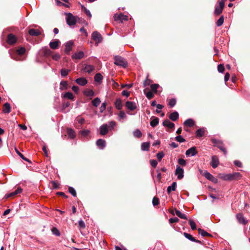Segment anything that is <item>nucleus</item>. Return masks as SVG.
<instances>
[{
    "label": "nucleus",
    "mask_w": 250,
    "mask_h": 250,
    "mask_svg": "<svg viewBox=\"0 0 250 250\" xmlns=\"http://www.w3.org/2000/svg\"><path fill=\"white\" fill-rule=\"evenodd\" d=\"M220 177L226 181L237 180L241 178V175L239 172H234L229 174H220Z\"/></svg>",
    "instance_id": "1"
},
{
    "label": "nucleus",
    "mask_w": 250,
    "mask_h": 250,
    "mask_svg": "<svg viewBox=\"0 0 250 250\" xmlns=\"http://www.w3.org/2000/svg\"><path fill=\"white\" fill-rule=\"evenodd\" d=\"M211 142L213 144L214 146H216L219 148L221 151L223 152L225 155L227 154V151L225 147L224 144L222 141L212 138L211 139Z\"/></svg>",
    "instance_id": "2"
},
{
    "label": "nucleus",
    "mask_w": 250,
    "mask_h": 250,
    "mask_svg": "<svg viewBox=\"0 0 250 250\" xmlns=\"http://www.w3.org/2000/svg\"><path fill=\"white\" fill-rule=\"evenodd\" d=\"M114 64L117 65L122 66L124 68H126L127 66V63L125 61L124 58L123 57L117 56L114 58Z\"/></svg>",
    "instance_id": "3"
},
{
    "label": "nucleus",
    "mask_w": 250,
    "mask_h": 250,
    "mask_svg": "<svg viewBox=\"0 0 250 250\" xmlns=\"http://www.w3.org/2000/svg\"><path fill=\"white\" fill-rule=\"evenodd\" d=\"M76 17L73 16L70 13L67 14V17L66 18L67 23L69 26L75 25L76 23Z\"/></svg>",
    "instance_id": "4"
},
{
    "label": "nucleus",
    "mask_w": 250,
    "mask_h": 250,
    "mask_svg": "<svg viewBox=\"0 0 250 250\" xmlns=\"http://www.w3.org/2000/svg\"><path fill=\"white\" fill-rule=\"evenodd\" d=\"M169 212L172 214L174 215L175 213L178 216L179 218L184 219H188L186 214L181 213L179 210H177L176 208H169Z\"/></svg>",
    "instance_id": "5"
},
{
    "label": "nucleus",
    "mask_w": 250,
    "mask_h": 250,
    "mask_svg": "<svg viewBox=\"0 0 250 250\" xmlns=\"http://www.w3.org/2000/svg\"><path fill=\"white\" fill-rule=\"evenodd\" d=\"M92 39L96 42V43L101 42L103 40L102 35L97 31H94L92 34Z\"/></svg>",
    "instance_id": "6"
},
{
    "label": "nucleus",
    "mask_w": 250,
    "mask_h": 250,
    "mask_svg": "<svg viewBox=\"0 0 250 250\" xmlns=\"http://www.w3.org/2000/svg\"><path fill=\"white\" fill-rule=\"evenodd\" d=\"M211 189L209 195L213 199H219L223 197L222 194L217 192L216 188H211Z\"/></svg>",
    "instance_id": "7"
},
{
    "label": "nucleus",
    "mask_w": 250,
    "mask_h": 250,
    "mask_svg": "<svg viewBox=\"0 0 250 250\" xmlns=\"http://www.w3.org/2000/svg\"><path fill=\"white\" fill-rule=\"evenodd\" d=\"M225 4L223 2H219L218 5H216L215 10H214V14L216 16H219L220 15L223 10L224 8Z\"/></svg>",
    "instance_id": "8"
},
{
    "label": "nucleus",
    "mask_w": 250,
    "mask_h": 250,
    "mask_svg": "<svg viewBox=\"0 0 250 250\" xmlns=\"http://www.w3.org/2000/svg\"><path fill=\"white\" fill-rule=\"evenodd\" d=\"M22 192V188H17L14 192L6 194L4 196V198L7 199L10 197H13L16 195L20 194Z\"/></svg>",
    "instance_id": "9"
},
{
    "label": "nucleus",
    "mask_w": 250,
    "mask_h": 250,
    "mask_svg": "<svg viewBox=\"0 0 250 250\" xmlns=\"http://www.w3.org/2000/svg\"><path fill=\"white\" fill-rule=\"evenodd\" d=\"M198 151H197L196 147L195 146L191 147V148L188 149L186 152V155L187 156L191 155L192 156H194L197 154Z\"/></svg>",
    "instance_id": "10"
},
{
    "label": "nucleus",
    "mask_w": 250,
    "mask_h": 250,
    "mask_svg": "<svg viewBox=\"0 0 250 250\" xmlns=\"http://www.w3.org/2000/svg\"><path fill=\"white\" fill-rule=\"evenodd\" d=\"M17 42L16 36L13 34H9L7 36V42L9 44H13Z\"/></svg>",
    "instance_id": "11"
},
{
    "label": "nucleus",
    "mask_w": 250,
    "mask_h": 250,
    "mask_svg": "<svg viewBox=\"0 0 250 250\" xmlns=\"http://www.w3.org/2000/svg\"><path fill=\"white\" fill-rule=\"evenodd\" d=\"M74 45V42L72 41H68L65 43V52L67 54H69L70 51L72 50V47Z\"/></svg>",
    "instance_id": "12"
},
{
    "label": "nucleus",
    "mask_w": 250,
    "mask_h": 250,
    "mask_svg": "<svg viewBox=\"0 0 250 250\" xmlns=\"http://www.w3.org/2000/svg\"><path fill=\"white\" fill-rule=\"evenodd\" d=\"M184 169L180 167H177L175 170V175L177 176L178 179H181L183 176Z\"/></svg>",
    "instance_id": "13"
},
{
    "label": "nucleus",
    "mask_w": 250,
    "mask_h": 250,
    "mask_svg": "<svg viewBox=\"0 0 250 250\" xmlns=\"http://www.w3.org/2000/svg\"><path fill=\"white\" fill-rule=\"evenodd\" d=\"M125 106L127 109L133 111L137 108L136 104L133 102L127 101L125 103Z\"/></svg>",
    "instance_id": "14"
},
{
    "label": "nucleus",
    "mask_w": 250,
    "mask_h": 250,
    "mask_svg": "<svg viewBox=\"0 0 250 250\" xmlns=\"http://www.w3.org/2000/svg\"><path fill=\"white\" fill-rule=\"evenodd\" d=\"M236 218L239 223L246 225L248 221L244 217L242 213H238L236 215Z\"/></svg>",
    "instance_id": "15"
},
{
    "label": "nucleus",
    "mask_w": 250,
    "mask_h": 250,
    "mask_svg": "<svg viewBox=\"0 0 250 250\" xmlns=\"http://www.w3.org/2000/svg\"><path fill=\"white\" fill-rule=\"evenodd\" d=\"M183 235L186 238L192 242H195L200 244H202V242L201 241L196 239L190 234H188L187 232H184Z\"/></svg>",
    "instance_id": "16"
},
{
    "label": "nucleus",
    "mask_w": 250,
    "mask_h": 250,
    "mask_svg": "<svg viewBox=\"0 0 250 250\" xmlns=\"http://www.w3.org/2000/svg\"><path fill=\"white\" fill-rule=\"evenodd\" d=\"M219 159L216 156H213L211 158L210 165L213 168H216L219 165Z\"/></svg>",
    "instance_id": "17"
},
{
    "label": "nucleus",
    "mask_w": 250,
    "mask_h": 250,
    "mask_svg": "<svg viewBox=\"0 0 250 250\" xmlns=\"http://www.w3.org/2000/svg\"><path fill=\"white\" fill-rule=\"evenodd\" d=\"M60 43L61 42L59 40H56L49 43V46L52 49H56L59 47Z\"/></svg>",
    "instance_id": "18"
},
{
    "label": "nucleus",
    "mask_w": 250,
    "mask_h": 250,
    "mask_svg": "<svg viewBox=\"0 0 250 250\" xmlns=\"http://www.w3.org/2000/svg\"><path fill=\"white\" fill-rule=\"evenodd\" d=\"M163 125L164 126L167 127L170 129H173L175 127V125L173 123L170 122L167 119L163 121Z\"/></svg>",
    "instance_id": "19"
},
{
    "label": "nucleus",
    "mask_w": 250,
    "mask_h": 250,
    "mask_svg": "<svg viewBox=\"0 0 250 250\" xmlns=\"http://www.w3.org/2000/svg\"><path fill=\"white\" fill-rule=\"evenodd\" d=\"M127 19L128 16L122 14H120L117 16H115V20L116 21H120L121 22H123L124 21H127Z\"/></svg>",
    "instance_id": "20"
},
{
    "label": "nucleus",
    "mask_w": 250,
    "mask_h": 250,
    "mask_svg": "<svg viewBox=\"0 0 250 250\" xmlns=\"http://www.w3.org/2000/svg\"><path fill=\"white\" fill-rule=\"evenodd\" d=\"M205 177L212 181V182L216 183L217 181V179L215 178L213 175H212L210 173L208 172H206L204 173Z\"/></svg>",
    "instance_id": "21"
},
{
    "label": "nucleus",
    "mask_w": 250,
    "mask_h": 250,
    "mask_svg": "<svg viewBox=\"0 0 250 250\" xmlns=\"http://www.w3.org/2000/svg\"><path fill=\"white\" fill-rule=\"evenodd\" d=\"M159 119L158 118L152 116L151 118L150 125L152 127H154L159 124Z\"/></svg>",
    "instance_id": "22"
},
{
    "label": "nucleus",
    "mask_w": 250,
    "mask_h": 250,
    "mask_svg": "<svg viewBox=\"0 0 250 250\" xmlns=\"http://www.w3.org/2000/svg\"><path fill=\"white\" fill-rule=\"evenodd\" d=\"M108 132L107 128V125L106 124H104L100 127V134L102 135H106Z\"/></svg>",
    "instance_id": "23"
},
{
    "label": "nucleus",
    "mask_w": 250,
    "mask_h": 250,
    "mask_svg": "<svg viewBox=\"0 0 250 250\" xmlns=\"http://www.w3.org/2000/svg\"><path fill=\"white\" fill-rule=\"evenodd\" d=\"M75 81L78 84L82 86H84L87 83V80L83 77L78 78Z\"/></svg>",
    "instance_id": "24"
},
{
    "label": "nucleus",
    "mask_w": 250,
    "mask_h": 250,
    "mask_svg": "<svg viewBox=\"0 0 250 250\" xmlns=\"http://www.w3.org/2000/svg\"><path fill=\"white\" fill-rule=\"evenodd\" d=\"M84 57V53L83 51H79V52L76 53L72 56L73 59H78L80 60Z\"/></svg>",
    "instance_id": "25"
},
{
    "label": "nucleus",
    "mask_w": 250,
    "mask_h": 250,
    "mask_svg": "<svg viewBox=\"0 0 250 250\" xmlns=\"http://www.w3.org/2000/svg\"><path fill=\"white\" fill-rule=\"evenodd\" d=\"M168 117L172 121H176L179 118V114L177 111H174L171 113Z\"/></svg>",
    "instance_id": "26"
},
{
    "label": "nucleus",
    "mask_w": 250,
    "mask_h": 250,
    "mask_svg": "<svg viewBox=\"0 0 250 250\" xmlns=\"http://www.w3.org/2000/svg\"><path fill=\"white\" fill-rule=\"evenodd\" d=\"M28 33L32 36H38L41 34V32L39 30L35 29H30Z\"/></svg>",
    "instance_id": "27"
},
{
    "label": "nucleus",
    "mask_w": 250,
    "mask_h": 250,
    "mask_svg": "<svg viewBox=\"0 0 250 250\" xmlns=\"http://www.w3.org/2000/svg\"><path fill=\"white\" fill-rule=\"evenodd\" d=\"M96 145L100 148L103 149L105 146V141L102 139H99L97 141Z\"/></svg>",
    "instance_id": "28"
},
{
    "label": "nucleus",
    "mask_w": 250,
    "mask_h": 250,
    "mask_svg": "<svg viewBox=\"0 0 250 250\" xmlns=\"http://www.w3.org/2000/svg\"><path fill=\"white\" fill-rule=\"evenodd\" d=\"M184 125L186 126L192 127L195 125V123L192 119H188L184 122Z\"/></svg>",
    "instance_id": "29"
},
{
    "label": "nucleus",
    "mask_w": 250,
    "mask_h": 250,
    "mask_svg": "<svg viewBox=\"0 0 250 250\" xmlns=\"http://www.w3.org/2000/svg\"><path fill=\"white\" fill-rule=\"evenodd\" d=\"M198 233L201 234L203 237H212V235L210 233H208L205 230L199 228L198 229Z\"/></svg>",
    "instance_id": "30"
},
{
    "label": "nucleus",
    "mask_w": 250,
    "mask_h": 250,
    "mask_svg": "<svg viewBox=\"0 0 250 250\" xmlns=\"http://www.w3.org/2000/svg\"><path fill=\"white\" fill-rule=\"evenodd\" d=\"M11 111V106L9 103H6L3 106V112L5 113H9Z\"/></svg>",
    "instance_id": "31"
},
{
    "label": "nucleus",
    "mask_w": 250,
    "mask_h": 250,
    "mask_svg": "<svg viewBox=\"0 0 250 250\" xmlns=\"http://www.w3.org/2000/svg\"><path fill=\"white\" fill-rule=\"evenodd\" d=\"M94 69V67L91 65H85L84 67L83 68L84 71L87 72L88 73H91Z\"/></svg>",
    "instance_id": "32"
},
{
    "label": "nucleus",
    "mask_w": 250,
    "mask_h": 250,
    "mask_svg": "<svg viewBox=\"0 0 250 250\" xmlns=\"http://www.w3.org/2000/svg\"><path fill=\"white\" fill-rule=\"evenodd\" d=\"M205 130L204 128L198 129L196 132V136L197 138L203 137L204 135Z\"/></svg>",
    "instance_id": "33"
},
{
    "label": "nucleus",
    "mask_w": 250,
    "mask_h": 250,
    "mask_svg": "<svg viewBox=\"0 0 250 250\" xmlns=\"http://www.w3.org/2000/svg\"><path fill=\"white\" fill-rule=\"evenodd\" d=\"M147 89V88L145 89L144 90V92L146 95V97L147 98V99L150 100L154 97V94L151 91L146 92Z\"/></svg>",
    "instance_id": "34"
},
{
    "label": "nucleus",
    "mask_w": 250,
    "mask_h": 250,
    "mask_svg": "<svg viewBox=\"0 0 250 250\" xmlns=\"http://www.w3.org/2000/svg\"><path fill=\"white\" fill-rule=\"evenodd\" d=\"M115 105L117 109L121 110L123 107L121 100L120 99H117L115 102Z\"/></svg>",
    "instance_id": "35"
},
{
    "label": "nucleus",
    "mask_w": 250,
    "mask_h": 250,
    "mask_svg": "<svg viewBox=\"0 0 250 250\" xmlns=\"http://www.w3.org/2000/svg\"><path fill=\"white\" fill-rule=\"evenodd\" d=\"M67 134L69 138L71 139H74L75 138L76 134L75 131L71 129V128H68L67 129Z\"/></svg>",
    "instance_id": "36"
},
{
    "label": "nucleus",
    "mask_w": 250,
    "mask_h": 250,
    "mask_svg": "<svg viewBox=\"0 0 250 250\" xmlns=\"http://www.w3.org/2000/svg\"><path fill=\"white\" fill-rule=\"evenodd\" d=\"M150 147L149 142H145L142 144L141 148L144 151H148Z\"/></svg>",
    "instance_id": "37"
},
{
    "label": "nucleus",
    "mask_w": 250,
    "mask_h": 250,
    "mask_svg": "<svg viewBox=\"0 0 250 250\" xmlns=\"http://www.w3.org/2000/svg\"><path fill=\"white\" fill-rule=\"evenodd\" d=\"M83 94L86 96L92 97L94 95V92L92 90L85 89Z\"/></svg>",
    "instance_id": "38"
},
{
    "label": "nucleus",
    "mask_w": 250,
    "mask_h": 250,
    "mask_svg": "<svg viewBox=\"0 0 250 250\" xmlns=\"http://www.w3.org/2000/svg\"><path fill=\"white\" fill-rule=\"evenodd\" d=\"M42 51H43V54L45 57L50 56L52 54V51L50 49H49L47 48H45L43 49Z\"/></svg>",
    "instance_id": "39"
},
{
    "label": "nucleus",
    "mask_w": 250,
    "mask_h": 250,
    "mask_svg": "<svg viewBox=\"0 0 250 250\" xmlns=\"http://www.w3.org/2000/svg\"><path fill=\"white\" fill-rule=\"evenodd\" d=\"M60 89L62 90H66L67 89L68 83L67 81H62L60 83Z\"/></svg>",
    "instance_id": "40"
},
{
    "label": "nucleus",
    "mask_w": 250,
    "mask_h": 250,
    "mask_svg": "<svg viewBox=\"0 0 250 250\" xmlns=\"http://www.w3.org/2000/svg\"><path fill=\"white\" fill-rule=\"evenodd\" d=\"M15 150L16 152L18 154V155L23 160H24L25 161L28 162L29 163H31V161L27 158H25L23 154H22L16 147H15Z\"/></svg>",
    "instance_id": "41"
},
{
    "label": "nucleus",
    "mask_w": 250,
    "mask_h": 250,
    "mask_svg": "<svg viewBox=\"0 0 250 250\" xmlns=\"http://www.w3.org/2000/svg\"><path fill=\"white\" fill-rule=\"evenodd\" d=\"M63 97H64L65 98H67V99L71 100H73V101H74V97L72 93H71L70 92H66L64 94Z\"/></svg>",
    "instance_id": "42"
},
{
    "label": "nucleus",
    "mask_w": 250,
    "mask_h": 250,
    "mask_svg": "<svg viewBox=\"0 0 250 250\" xmlns=\"http://www.w3.org/2000/svg\"><path fill=\"white\" fill-rule=\"evenodd\" d=\"M70 72V70L69 69H66L62 68L61 70V75L62 77H64L66 76Z\"/></svg>",
    "instance_id": "43"
},
{
    "label": "nucleus",
    "mask_w": 250,
    "mask_h": 250,
    "mask_svg": "<svg viewBox=\"0 0 250 250\" xmlns=\"http://www.w3.org/2000/svg\"><path fill=\"white\" fill-rule=\"evenodd\" d=\"M103 79V76L100 73H97L94 77L95 81L98 83H101Z\"/></svg>",
    "instance_id": "44"
},
{
    "label": "nucleus",
    "mask_w": 250,
    "mask_h": 250,
    "mask_svg": "<svg viewBox=\"0 0 250 250\" xmlns=\"http://www.w3.org/2000/svg\"><path fill=\"white\" fill-rule=\"evenodd\" d=\"M101 103L100 99L99 98H96L92 101V104L93 106L97 107Z\"/></svg>",
    "instance_id": "45"
},
{
    "label": "nucleus",
    "mask_w": 250,
    "mask_h": 250,
    "mask_svg": "<svg viewBox=\"0 0 250 250\" xmlns=\"http://www.w3.org/2000/svg\"><path fill=\"white\" fill-rule=\"evenodd\" d=\"M159 87V85L157 83L152 84L150 85V87L151 89V90L153 91L154 93H157V89Z\"/></svg>",
    "instance_id": "46"
},
{
    "label": "nucleus",
    "mask_w": 250,
    "mask_h": 250,
    "mask_svg": "<svg viewBox=\"0 0 250 250\" xmlns=\"http://www.w3.org/2000/svg\"><path fill=\"white\" fill-rule=\"evenodd\" d=\"M133 135L135 137L140 138L142 136V133L139 129H136L134 132Z\"/></svg>",
    "instance_id": "47"
},
{
    "label": "nucleus",
    "mask_w": 250,
    "mask_h": 250,
    "mask_svg": "<svg viewBox=\"0 0 250 250\" xmlns=\"http://www.w3.org/2000/svg\"><path fill=\"white\" fill-rule=\"evenodd\" d=\"M224 22V16H221L216 22V25L217 26H221Z\"/></svg>",
    "instance_id": "48"
},
{
    "label": "nucleus",
    "mask_w": 250,
    "mask_h": 250,
    "mask_svg": "<svg viewBox=\"0 0 250 250\" xmlns=\"http://www.w3.org/2000/svg\"><path fill=\"white\" fill-rule=\"evenodd\" d=\"M51 231L53 234L55 235L56 236H59L60 235V232L59 230L56 227H53L51 229Z\"/></svg>",
    "instance_id": "49"
},
{
    "label": "nucleus",
    "mask_w": 250,
    "mask_h": 250,
    "mask_svg": "<svg viewBox=\"0 0 250 250\" xmlns=\"http://www.w3.org/2000/svg\"><path fill=\"white\" fill-rule=\"evenodd\" d=\"M189 225L190 226L191 229L192 230L196 229H197L196 225L195 223L194 222V221L193 220H192L191 219H190L189 220Z\"/></svg>",
    "instance_id": "50"
},
{
    "label": "nucleus",
    "mask_w": 250,
    "mask_h": 250,
    "mask_svg": "<svg viewBox=\"0 0 250 250\" xmlns=\"http://www.w3.org/2000/svg\"><path fill=\"white\" fill-rule=\"evenodd\" d=\"M160 203L159 199L157 197H154L152 199V204L154 206L158 205Z\"/></svg>",
    "instance_id": "51"
},
{
    "label": "nucleus",
    "mask_w": 250,
    "mask_h": 250,
    "mask_svg": "<svg viewBox=\"0 0 250 250\" xmlns=\"http://www.w3.org/2000/svg\"><path fill=\"white\" fill-rule=\"evenodd\" d=\"M81 7L83 10L85 12V13L88 16L89 18H91L92 15L90 12V11L86 9L83 5H81Z\"/></svg>",
    "instance_id": "52"
},
{
    "label": "nucleus",
    "mask_w": 250,
    "mask_h": 250,
    "mask_svg": "<svg viewBox=\"0 0 250 250\" xmlns=\"http://www.w3.org/2000/svg\"><path fill=\"white\" fill-rule=\"evenodd\" d=\"M152 83V81L151 80H149L147 77L146 80L143 83L144 87H146L147 85H151V83Z\"/></svg>",
    "instance_id": "53"
},
{
    "label": "nucleus",
    "mask_w": 250,
    "mask_h": 250,
    "mask_svg": "<svg viewBox=\"0 0 250 250\" xmlns=\"http://www.w3.org/2000/svg\"><path fill=\"white\" fill-rule=\"evenodd\" d=\"M175 139L176 141L179 142V143H183L186 142V140L182 137L181 135H179L178 136H176L175 138Z\"/></svg>",
    "instance_id": "54"
},
{
    "label": "nucleus",
    "mask_w": 250,
    "mask_h": 250,
    "mask_svg": "<svg viewBox=\"0 0 250 250\" xmlns=\"http://www.w3.org/2000/svg\"><path fill=\"white\" fill-rule=\"evenodd\" d=\"M165 155L163 151L160 152L157 154V158L159 161H161L162 159Z\"/></svg>",
    "instance_id": "55"
},
{
    "label": "nucleus",
    "mask_w": 250,
    "mask_h": 250,
    "mask_svg": "<svg viewBox=\"0 0 250 250\" xmlns=\"http://www.w3.org/2000/svg\"><path fill=\"white\" fill-rule=\"evenodd\" d=\"M80 134L83 137L87 136L90 133L88 130H83L80 131Z\"/></svg>",
    "instance_id": "56"
},
{
    "label": "nucleus",
    "mask_w": 250,
    "mask_h": 250,
    "mask_svg": "<svg viewBox=\"0 0 250 250\" xmlns=\"http://www.w3.org/2000/svg\"><path fill=\"white\" fill-rule=\"evenodd\" d=\"M218 71L220 73H223L225 70V67L223 64H220L218 65L217 67Z\"/></svg>",
    "instance_id": "57"
},
{
    "label": "nucleus",
    "mask_w": 250,
    "mask_h": 250,
    "mask_svg": "<svg viewBox=\"0 0 250 250\" xmlns=\"http://www.w3.org/2000/svg\"><path fill=\"white\" fill-rule=\"evenodd\" d=\"M176 103V101L175 99H171L170 100L168 103V105L170 107H173Z\"/></svg>",
    "instance_id": "58"
},
{
    "label": "nucleus",
    "mask_w": 250,
    "mask_h": 250,
    "mask_svg": "<svg viewBox=\"0 0 250 250\" xmlns=\"http://www.w3.org/2000/svg\"><path fill=\"white\" fill-rule=\"evenodd\" d=\"M17 52L19 55H23L25 52V49L24 47H21L17 50Z\"/></svg>",
    "instance_id": "59"
},
{
    "label": "nucleus",
    "mask_w": 250,
    "mask_h": 250,
    "mask_svg": "<svg viewBox=\"0 0 250 250\" xmlns=\"http://www.w3.org/2000/svg\"><path fill=\"white\" fill-rule=\"evenodd\" d=\"M151 166L153 167H156L157 166L158 162L155 160H151L150 161Z\"/></svg>",
    "instance_id": "60"
},
{
    "label": "nucleus",
    "mask_w": 250,
    "mask_h": 250,
    "mask_svg": "<svg viewBox=\"0 0 250 250\" xmlns=\"http://www.w3.org/2000/svg\"><path fill=\"white\" fill-rule=\"evenodd\" d=\"M178 163L182 166H185L186 165V161L182 158H180L178 159Z\"/></svg>",
    "instance_id": "61"
},
{
    "label": "nucleus",
    "mask_w": 250,
    "mask_h": 250,
    "mask_svg": "<svg viewBox=\"0 0 250 250\" xmlns=\"http://www.w3.org/2000/svg\"><path fill=\"white\" fill-rule=\"evenodd\" d=\"M179 221V219L177 217L170 218L169 219V223L172 224L174 223L178 222Z\"/></svg>",
    "instance_id": "62"
},
{
    "label": "nucleus",
    "mask_w": 250,
    "mask_h": 250,
    "mask_svg": "<svg viewBox=\"0 0 250 250\" xmlns=\"http://www.w3.org/2000/svg\"><path fill=\"white\" fill-rule=\"evenodd\" d=\"M79 226L81 229H84L85 227V223L83 220L79 221Z\"/></svg>",
    "instance_id": "63"
},
{
    "label": "nucleus",
    "mask_w": 250,
    "mask_h": 250,
    "mask_svg": "<svg viewBox=\"0 0 250 250\" xmlns=\"http://www.w3.org/2000/svg\"><path fill=\"white\" fill-rule=\"evenodd\" d=\"M69 192L74 197L76 196L77 193L75 188H68Z\"/></svg>",
    "instance_id": "64"
}]
</instances>
